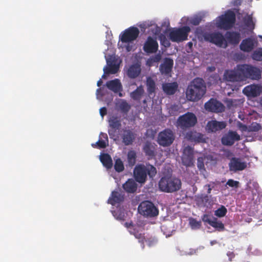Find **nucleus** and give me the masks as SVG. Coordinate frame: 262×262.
Listing matches in <instances>:
<instances>
[{"instance_id":"f257e3e1","label":"nucleus","mask_w":262,"mask_h":262,"mask_svg":"<svg viewBox=\"0 0 262 262\" xmlns=\"http://www.w3.org/2000/svg\"><path fill=\"white\" fill-rule=\"evenodd\" d=\"M206 91L204 80L201 78H196L191 82L186 90V98L191 101H198L204 95Z\"/></svg>"},{"instance_id":"f03ea898","label":"nucleus","mask_w":262,"mask_h":262,"mask_svg":"<svg viewBox=\"0 0 262 262\" xmlns=\"http://www.w3.org/2000/svg\"><path fill=\"white\" fill-rule=\"evenodd\" d=\"M181 180L172 175L165 176L161 178L159 182V188L161 191L172 193L180 190L181 188Z\"/></svg>"},{"instance_id":"7ed1b4c3","label":"nucleus","mask_w":262,"mask_h":262,"mask_svg":"<svg viewBox=\"0 0 262 262\" xmlns=\"http://www.w3.org/2000/svg\"><path fill=\"white\" fill-rule=\"evenodd\" d=\"M239 65L242 81L249 79L252 80H258L261 78V70L257 67L250 64Z\"/></svg>"},{"instance_id":"20e7f679","label":"nucleus","mask_w":262,"mask_h":262,"mask_svg":"<svg viewBox=\"0 0 262 262\" xmlns=\"http://www.w3.org/2000/svg\"><path fill=\"white\" fill-rule=\"evenodd\" d=\"M196 123V117L193 113L190 112H187L180 116L177 120L178 126L183 130L193 127Z\"/></svg>"},{"instance_id":"39448f33","label":"nucleus","mask_w":262,"mask_h":262,"mask_svg":"<svg viewBox=\"0 0 262 262\" xmlns=\"http://www.w3.org/2000/svg\"><path fill=\"white\" fill-rule=\"evenodd\" d=\"M235 20V13L231 10H228L225 12L224 15L220 16L218 26L220 28L228 30L233 27Z\"/></svg>"},{"instance_id":"423d86ee","label":"nucleus","mask_w":262,"mask_h":262,"mask_svg":"<svg viewBox=\"0 0 262 262\" xmlns=\"http://www.w3.org/2000/svg\"><path fill=\"white\" fill-rule=\"evenodd\" d=\"M140 214L146 217H155L159 214V210L150 201H146L141 202L138 206Z\"/></svg>"},{"instance_id":"0eeeda50","label":"nucleus","mask_w":262,"mask_h":262,"mask_svg":"<svg viewBox=\"0 0 262 262\" xmlns=\"http://www.w3.org/2000/svg\"><path fill=\"white\" fill-rule=\"evenodd\" d=\"M190 31V28L188 26L176 28L170 32L169 37L172 42H181L187 39L188 33Z\"/></svg>"},{"instance_id":"6e6552de","label":"nucleus","mask_w":262,"mask_h":262,"mask_svg":"<svg viewBox=\"0 0 262 262\" xmlns=\"http://www.w3.org/2000/svg\"><path fill=\"white\" fill-rule=\"evenodd\" d=\"M175 138L173 132L170 129H165L160 132L158 136L157 142L163 147L170 146Z\"/></svg>"},{"instance_id":"1a4fd4ad","label":"nucleus","mask_w":262,"mask_h":262,"mask_svg":"<svg viewBox=\"0 0 262 262\" xmlns=\"http://www.w3.org/2000/svg\"><path fill=\"white\" fill-rule=\"evenodd\" d=\"M139 33V30L137 27H129L121 33L119 36L120 40L124 43L132 42L137 39Z\"/></svg>"},{"instance_id":"9d476101","label":"nucleus","mask_w":262,"mask_h":262,"mask_svg":"<svg viewBox=\"0 0 262 262\" xmlns=\"http://www.w3.org/2000/svg\"><path fill=\"white\" fill-rule=\"evenodd\" d=\"M205 38L209 42L219 47H227V43L223 34L220 32H213L207 34Z\"/></svg>"},{"instance_id":"9b49d317","label":"nucleus","mask_w":262,"mask_h":262,"mask_svg":"<svg viewBox=\"0 0 262 262\" xmlns=\"http://www.w3.org/2000/svg\"><path fill=\"white\" fill-rule=\"evenodd\" d=\"M202 220L204 223L208 224L218 231H223L225 229L224 225L221 221L209 214H204L202 216Z\"/></svg>"},{"instance_id":"f8f14e48","label":"nucleus","mask_w":262,"mask_h":262,"mask_svg":"<svg viewBox=\"0 0 262 262\" xmlns=\"http://www.w3.org/2000/svg\"><path fill=\"white\" fill-rule=\"evenodd\" d=\"M146 166L144 165L136 166L134 170V176L135 180L141 184L144 183L147 179Z\"/></svg>"},{"instance_id":"ddd939ff","label":"nucleus","mask_w":262,"mask_h":262,"mask_svg":"<svg viewBox=\"0 0 262 262\" xmlns=\"http://www.w3.org/2000/svg\"><path fill=\"white\" fill-rule=\"evenodd\" d=\"M206 110L214 113H222L225 111L224 105L216 99L211 98L205 104Z\"/></svg>"},{"instance_id":"4468645a","label":"nucleus","mask_w":262,"mask_h":262,"mask_svg":"<svg viewBox=\"0 0 262 262\" xmlns=\"http://www.w3.org/2000/svg\"><path fill=\"white\" fill-rule=\"evenodd\" d=\"M224 79L228 81H242V78L239 71V65L237 64L235 70H226L224 74Z\"/></svg>"},{"instance_id":"2eb2a0df","label":"nucleus","mask_w":262,"mask_h":262,"mask_svg":"<svg viewBox=\"0 0 262 262\" xmlns=\"http://www.w3.org/2000/svg\"><path fill=\"white\" fill-rule=\"evenodd\" d=\"M158 43L156 39L148 36L143 46V50L147 53H155L158 50Z\"/></svg>"},{"instance_id":"dca6fc26","label":"nucleus","mask_w":262,"mask_h":262,"mask_svg":"<svg viewBox=\"0 0 262 262\" xmlns=\"http://www.w3.org/2000/svg\"><path fill=\"white\" fill-rule=\"evenodd\" d=\"M261 91L262 88L259 85L253 84L246 86L243 92L248 97H255L260 95Z\"/></svg>"},{"instance_id":"f3484780","label":"nucleus","mask_w":262,"mask_h":262,"mask_svg":"<svg viewBox=\"0 0 262 262\" xmlns=\"http://www.w3.org/2000/svg\"><path fill=\"white\" fill-rule=\"evenodd\" d=\"M229 167L230 171L234 172L241 171L247 167V163L245 162H242L239 158L233 157L230 160Z\"/></svg>"},{"instance_id":"a211bd4d","label":"nucleus","mask_w":262,"mask_h":262,"mask_svg":"<svg viewBox=\"0 0 262 262\" xmlns=\"http://www.w3.org/2000/svg\"><path fill=\"white\" fill-rule=\"evenodd\" d=\"M121 135L122 142L125 145H132L136 138L135 133L130 129L123 128Z\"/></svg>"},{"instance_id":"6ab92c4d","label":"nucleus","mask_w":262,"mask_h":262,"mask_svg":"<svg viewBox=\"0 0 262 262\" xmlns=\"http://www.w3.org/2000/svg\"><path fill=\"white\" fill-rule=\"evenodd\" d=\"M241 139L239 135L234 131H229L228 133L222 138V143L223 145L227 146L232 145L235 141Z\"/></svg>"},{"instance_id":"aec40b11","label":"nucleus","mask_w":262,"mask_h":262,"mask_svg":"<svg viewBox=\"0 0 262 262\" xmlns=\"http://www.w3.org/2000/svg\"><path fill=\"white\" fill-rule=\"evenodd\" d=\"M227 124L224 121L211 120L208 121L206 125V129L209 133H215L225 128Z\"/></svg>"},{"instance_id":"412c9836","label":"nucleus","mask_w":262,"mask_h":262,"mask_svg":"<svg viewBox=\"0 0 262 262\" xmlns=\"http://www.w3.org/2000/svg\"><path fill=\"white\" fill-rule=\"evenodd\" d=\"M173 66V61L170 58H165L162 63L159 67L160 72L162 75H169L170 74Z\"/></svg>"},{"instance_id":"4be33fe9","label":"nucleus","mask_w":262,"mask_h":262,"mask_svg":"<svg viewBox=\"0 0 262 262\" xmlns=\"http://www.w3.org/2000/svg\"><path fill=\"white\" fill-rule=\"evenodd\" d=\"M157 145L149 141H146L143 147V150L148 159L154 158L156 155V147Z\"/></svg>"},{"instance_id":"5701e85b","label":"nucleus","mask_w":262,"mask_h":262,"mask_svg":"<svg viewBox=\"0 0 262 262\" xmlns=\"http://www.w3.org/2000/svg\"><path fill=\"white\" fill-rule=\"evenodd\" d=\"M108 123L110 126L114 130H110L108 131V134L111 138H113L115 136V131L118 130L121 126V121L119 118L116 116H112L109 120Z\"/></svg>"},{"instance_id":"b1692460","label":"nucleus","mask_w":262,"mask_h":262,"mask_svg":"<svg viewBox=\"0 0 262 262\" xmlns=\"http://www.w3.org/2000/svg\"><path fill=\"white\" fill-rule=\"evenodd\" d=\"M106 86L111 91L115 93L119 92V95L120 97L122 96L120 92L122 90V86L120 81L118 79H115L114 80L107 81Z\"/></svg>"},{"instance_id":"393cba45","label":"nucleus","mask_w":262,"mask_h":262,"mask_svg":"<svg viewBox=\"0 0 262 262\" xmlns=\"http://www.w3.org/2000/svg\"><path fill=\"white\" fill-rule=\"evenodd\" d=\"M124 199V195L122 192L118 191H113L111 193V196L108 200V203L115 205L117 204L122 203Z\"/></svg>"},{"instance_id":"a878e982","label":"nucleus","mask_w":262,"mask_h":262,"mask_svg":"<svg viewBox=\"0 0 262 262\" xmlns=\"http://www.w3.org/2000/svg\"><path fill=\"white\" fill-rule=\"evenodd\" d=\"M186 138L191 142H205V139L204 135L200 133H197L195 131L188 132L186 135Z\"/></svg>"},{"instance_id":"bb28decb","label":"nucleus","mask_w":262,"mask_h":262,"mask_svg":"<svg viewBox=\"0 0 262 262\" xmlns=\"http://www.w3.org/2000/svg\"><path fill=\"white\" fill-rule=\"evenodd\" d=\"M141 71V66L139 64H133L129 67L126 74L131 79H135L139 76Z\"/></svg>"},{"instance_id":"cd10ccee","label":"nucleus","mask_w":262,"mask_h":262,"mask_svg":"<svg viewBox=\"0 0 262 262\" xmlns=\"http://www.w3.org/2000/svg\"><path fill=\"white\" fill-rule=\"evenodd\" d=\"M225 38L227 41L231 45H237L241 40V35L239 32H227L225 34Z\"/></svg>"},{"instance_id":"c85d7f7f","label":"nucleus","mask_w":262,"mask_h":262,"mask_svg":"<svg viewBox=\"0 0 262 262\" xmlns=\"http://www.w3.org/2000/svg\"><path fill=\"white\" fill-rule=\"evenodd\" d=\"M240 49L245 52H250L254 48V40L251 38L243 39L239 46Z\"/></svg>"},{"instance_id":"c756f323","label":"nucleus","mask_w":262,"mask_h":262,"mask_svg":"<svg viewBox=\"0 0 262 262\" xmlns=\"http://www.w3.org/2000/svg\"><path fill=\"white\" fill-rule=\"evenodd\" d=\"M178 88V84L176 82L165 83L162 84L163 92L168 95L175 94Z\"/></svg>"},{"instance_id":"7c9ffc66","label":"nucleus","mask_w":262,"mask_h":262,"mask_svg":"<svg viewBox=\"0 0 262 262\" xmlns=\"http://www.w3.org/2000/svg\"><path fill=\"white\" fill-rule=\"evenodd\" d=\"M99 137L100 139L95 144H92V146L99 149L104 148L108 145L107 135L106 133H101Z\"/></svg>"},{"instance_id":"2f4dec72","label":"nucleus","mask_w":262,"mask_h":262,"mask_svg":"<svg viewBox=\"0 0 262 262\" xmlns=\"http://www.w3.org/2000/svg\"><path fill=\"white\" fill-rule=\"evenodd\" d=\"M124 190L128 193L135 192L137 188V185L132 179H128L122 186Z\"/></svg>"},{"instance_id":"473e14b6","label":"nucleus","mask_w":262,"mask_h":262,"mask_svg":"<svg viewBox=\"0 0 262 262\" xmlns=\"http://www.w3.org/2000/svg\"><path fill=\"white\" fill-rule=\"evenodd\" d=\"M100 160L103 165L107 169H111L113 166V161L111 156L108 154H102L100 156Z\"/></svg>"},{"instance_id":"72a5a7b5","label":"nucleus","mask_w":262,"mask_h":262,"mask_svg":"<svg viewBox=\"0 0 262 262\" xmlns=\"http://www.w3.org/2000/svg\"><path fill=\"white\" fill-rule=\"evenodd\" d=\"M144 93L143 86L141 85L137 88V89L132 92L130 94V97L135 101H139Z\"/></svg>"},{"instance_id":"f704fd0d","label":"nucleus","mask_w":262,"mask_h":262,"mask_svg":"<svg viewBox=\"0 0 262 262\" xmlns=\"http://www.w3.org/2000/svg\"><path fill=\"white\" fill-rule=\"evenodd\" d=\"M119 70V67L115 64H113L112 63L110 64H108V66L104 68L103 71L104 74L102 75V78H105V74H114L118 72Z\"/></svg>"},{"instance_id":"c9c22d12","label":"nucleus","mask_w":262,"mask_h":262,"mask_svg":"<svg viewBox=\"0 0 262 262\" xmlns=\"http://www.w3.org/2000/svg\"><path fill=\"white\" fill-rule=\"evenodd\" d=\"M146 84L148 95H154L156 89L155 81L150 77H148L147 78Z\"/></svg>"},{"instance_id":"e433bc0d","label":"nucleus","mask_w":262,"mask_h":262,"mask_svg":"<svg viewBox=\"0 0 262 262\" xmlns=\"http://www.w3.org/2000/svg\"><path fill=\"white\" fill-rule=\"evenodd\" d=\"M242 103L240 99H228L226 100V103L229 109H234L239 106Z\"/></svg>"},{"instance_id":"4c0bfd02","label":"nucleus","mask_w":262,"mask_h":262,"mask_svg":"<svg viewBox=\"0 0 262 262\" xmlns=\"http://www.w3.org/2000/svg\"><path fill=\"white\" fill-rule=\"evenodd\" d=\"M243 21L244 22L245 25L247 27L251 29H254L255 27V24L253 21V18L252 14L251 15H247L243 18Z\"/></svg>"},{"instance_id":"58836bf2","label":"nucleus","mask_w":262,"mask_h":262,"mask_svg":"<svg viewBox=\"0 0 262 262\" xmlns=\"http://www.w3.org/2000/svg\"><path fill=\"white\" fill-rule=\"evenodd\" d=\"M137 155L134 150H129L127 154V161L130 166H134L136 162Z\"/></svg>"},{"instance_id":"ea45409f","label":"nucleus","mask_w":262,"mask_h":262,"mask_svg":"<svg viewBox=\"0 0 262 262\" xmlns=\"http://www.w3.org/2000/svg\"><path fill=\"white\" fill-rule=\"evenodd\" d=\"M130 234H133L135 237L139 240V242L143 243L145 241L144 234L139 233L136 228H133L129 230Z\"/></svg>"},{"instance_id":"a19ab883","label":"nucleus","mask_w":262,"mask_h":262,"mask_svg":"<svg viewBox=\"0 0 262 262\" xmlns=\"http://www.w3.org/2000/svg\"><path fill=\"white\" fill-rule=\"evenodd\" d=\"M182 162L186 167H191L193 165V157L182 156Z\"/></svg>"},{"instance_id":"79ce46f5","label":"nucleus","mask_w":262,"mask_h":262,"mask_svg":"<svg viewBox=\"0 0 262 262\" xmlns=\"http://www.w3.org/2000/svg\"><path fill=\"white\" fill-rule=\"evenodd\" d=\"M227 212V210L226 208L222 205L221 207L218 208L214 211V215L219 217H222L226 215Z\"/></svg>"},{"instance_id":"37998d69","label":"nucleus","mask_w":262,"mask_h":262,"mask_svg":"<svg viewBox=\"0 0 262 262\" xmlns=\"http://www.w3.org/2000/svg\"><path fill=\"white\" fill-rule=\"evenodd\" d=\"M114 168L115 170L118 172H121L124 170V167L123 163L120 158L116 160L114 165Z\"/></svg>"},{"instance_id":"c03bdc74","label":"nucleus","mask_w":262,"mask_h":262,"mask_svg":"<svg viewBox=\"0 0 262 262\" xmlns=\"http://www.w3.org/2000/svg\"><path fill=\"white\" fill-rule=\"evenodd\" d=\"M252 58L256 61L262 60V47L254 51L252 55Z\"/></svg>"},{"instance_id":"a18cd8bd","label":"nucleus","mask_w":262,"mask_h":262,"mask_svg":"<svg viewBox=\"0 0 262 262\" xmlns=\"http://www.w3.org/2000/svg\"><path fill=\"white\" fill-rule=\"evenodd\" d=\"M147 175L148 174L149 177L152 178L157 174V169L156 167L151 165H149L146 167Z\"/></svg>"},{"instance_id":"49530a36","label":"nucleus","mask_w":262,"mask_h":262,"mask_svg":"<svg viewBox=\"0 0 262 262\" xmlns=\"http://www.w3.org/2000/svg\"><path fill=\"white\" fill-rule=\"evenodd\" d=\"M119 108L123 113H126L129 111L130 106L125 101H123L120 103Z\"/></svg>"},{"instance_id":"de8ad7c7","label":"nucleus","mask_w":262,"mask_h":262,"mask_svg":"<svg viewBox=\"0 0 262 262\" xmlns=\"http://www.w3.org/2000/svg\"><path fill=\"white\" fill-rule=\"evenodd\" d=\"M261 128V126L257 123H252L248 127V130L249 132H257Z\"/></svg>"},{"instance_id":"09e8293b","label":"nucleus","mask_w":262,"mask_h":262,"mask_svg":"<svg viewBox=\"0 0 262 262\" xmlns=\"http://www.w3.org/2000/svg\"><path fill=\"white\" fill-rule=\"evenodd\" d=\"M183 156L193 157V149L189 146L186 147L184 149Z\"/></svg>"},{"instance_id":"8fccbe9b","label":"nucleus","mask_w":262,"mask_h":262,"mask_svg":"<svg viewBox=\"0 0 262 262\" xmlns=\"http://www.w3.org/2000/svg\"><path fill=\"white\" fill-rule=\"evenodd\" d=\"M190 225L192 229H199L201 226V223L200 221L192 219L190 220Z\"/></svg>"},{"instance_id":"3c124183","label":"nucleus","mask_w":262,"mask_h":262,"mask_svg":"<svg viewBox=\"0 0 262 262\" xmlns=\"http://www.w3.org/2000/svg\"><path fill=\"white\" fill-rule=\"evenodd\" d=\"M204 159L203 157H199L197 159V166L200 170L204 169Z\"/></svg>"},{"instance_id":"603ef678","label":"nucleus","mask_w":262,"mask_h":262,"mask_svg":"<svg viewBox=\"0 0 262 262\" xmlns=\"http://www.w3.org/2000/svg\"><path fill=\"white\" fill-rule=\"evenodd\" d=\"M226 185L231 187L237 188L239 185V182L234 181L232 179H229L226 183Z\"/></svg>"},{"instance_id":"864d4df0","label":"nucleus","mask_w":262,"mask_h":262,"mask_svg":"<svg viewBox=\"0 0 262 262\" xmlns=\"http://www.w3.org/2000/svg\"><path fill=\"white\" fill-rule=\"evenodd\" d=\"M161 55L159 53L152 56L150 59L151 62H158L161 60Z\"/></svg>"},{"instance_id":"5fc2aeb1","label":"nucleus","mask_w":262,"mask_h":262,"mask_svg":"<svg viewBox=\"0 0 262 262\" xmlns=\"http://www.w3.org/2000/svg\"><path fill=\"white\" fill-rule=\"evenodd\" d=\"M201 21V18L200 17H195L192 18L190 20V24L194 25V26H197L200 24V23Z\"/></svg>"},{"instance_id":"6e6d98bb","label":"nucleus","mask_w":262,"mask_h":262,"mask_svg":"<svg viewBox=\"0 0 262 262\" xmlns=\"http://www.w3.org/2000/svg\"><path fill=\"white\" fill-rule=\"evenodd\" d=\"M101 116L103 118L107 114V109L105 107H102L99 110Z\"/></svg>"},{"instance_id":"4d7b16f0","label":"nucleus","mask_w":262,"mask_h":262,"mask_svg":"<svg viewBox=\"0 0 262 262\" xmlns=\"http://www.w3.org/2000/svg\"><path fill=\"white\" fill-rule=\"evenodd\" d=\"M125 226L127 228H129V230L132 228L133 229V228H136L133 224L132 223H125Z\"/></svg>"},{"instance_id":"13d9d810","label":"nucleus","mask_w":262,"mask_h":262,"mask_svg":"<svg viewBox=\"0 0 262 262\" xmlns=\"http://www.w3.org/2000/svg\"><path fill=\"white\" fill-rule=\"evenodd\" d=\"M102 83V81L101 79H100L97 82V85L98 86H100Z\"/></svg>"},{"instance_id":"bf43d9fd","label":"nucleus","mask_w":262,"mask_h":262,"mask_svg":"<svg viewBox=\"0 0 262 262\" xmlns=\"http://www.w3.org/2000/svg\"><path fill=\"white\" fill-rule=\"evenodd\" d=\"M132 50V47L129 46V45L126 46V50L127 51H130Z\"/></svg>"},{"instance_id":"052dcab7","label":"nucleus","mask_w":262,"mask_h":262,"mask_svg":"<svg viewBox=\"0 0 262 262\" xmlns=\"http://www.w3.org/2000/svg\"><path fill=\"white\" fill-rule=\"evenodd\" d=\"M208 187L207 192L208 193H210L211 192V188H210V185H208Z\"/></svg>"},{"instance_id":"680f3d73","label":"nucleus","mask_w":262,"mask_h":262,"mask_svg":"<svg viewBox=\"0 0 262 262\" xmlns=\"http://www.w3.org/2000/svg\"><path fill=\"white\" fill-rule=\"evenodd\" d=\"M165 44H166L165 45V46H169L170 45L169 42L168 41H167V42L165 43Z\"/></svg>"},{"instance_id":"e2e57ef3","label":"nucleus","mask_w":262,"mask_h":262,"mask_svg":"<svg viewBox=\"0 0 262 262\" xmlns=\"http://www.w3.org/2000/svg\"><path fill=\"white\" fill-rule=\"evenodd\" d=\"M188 44H189V46H192V42H189L188 43Z\"/></svg>"},{"instance_id":"0e129e2a","label":"nucleus","mask_w":262,"mask_h":262,"mask_svg":"<svg viewBox=\"0 0 262 262\" xmlns=\"http://www.w3.org/2000/svg\"><path fill=\"white\" fill-rule=\"evenodd\" d=\"M213 244H214V242H213V241H211V245H213Z\"/></svg>"},{"instance_id":"69168bd1","label":"nucleus","mask_w":262,"mask_h":262,"mask_svg":"<svg viewBox=\"0 0 262 262\" xmlns=\"http://www.w3.org/2000/svg\"><path fill=\"white\" fill-rule=\"evenodd\" d=\"M100 90V89H97V92H98Z\"/></svg>"},{"instance_id":"338daca9","label":"nucleus","mask_w":262,"mask_h":262,"mask_svg":"<svg viewBox=\"0 0 262 262\" xmlns=\"http://www.w3.org/2000/svg\"><path fill=\"white\" fill-rule=\"evenodd\" d=\"M146 100H144L143 101V103H146Z\"/></svg>"}]
</instances>
